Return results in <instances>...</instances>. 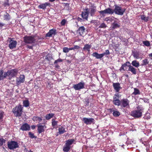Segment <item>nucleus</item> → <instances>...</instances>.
<instances>
[{
  "label": "nucleus",
  "mask_w": 152,
  "mask_h": 152,
  "mask_svg": "<svg viewBox=\"0 0 152 152\" xmlns=\"http://www.w3.org/2000/svg\"><path fill=\"white\" fill-rule=\"evenodd\" d=\"M23 107L20 104H18L17 106L13 109L12 112L14 115L16 117H20L21 116L23 113Z\"/></svg>",
  "instance_id": "nucleus-1"
},
{
  "label": "nucleus",
  "mask_w": 152,
  "mask_h": 152,
  "mask_svg": "<svg viewBox=\"0 0 152 152\" xmlns=\"http://www.w3.org/2000/svg\"><path fill=\"white\" fill-rule=\"evenodd\" d=\"M74 139H69L66 141L65 145L64 146L63 151L65 152H67L69 151L71 147V145L75 142Z\"/></svg>",
  "instance_id": "nucleus-2"
},
{
  "label": "nucleus",
  "mask_w": 152,
  "mask_h": 152,
  "mask_svg": "<svg viewBox=\"0 0 152 152\" xmlns=\"http://www.w3.org/2000/svg\"><path fill=\"white\" fill-rule=\"evenodd\" d=\"M8 148L10 150H13L19 147L18 143L14 141L8 142L7 143Z\"/></svg>",
  "instance_id": "nucleus-3"
},
{
  "label": "nucleus",
  "mask_w": 152,
  "mask_h": 152,
  "mask_svg": "<svg viewBox=\"0 0 152 152\" xmlns=\"http://www.w3.org/2000/svg\"><path fill=\"white\" fill-rule=\"evenodd\" d=\"M110 52L108 50H106L105 52L103 53L99 54L96 52L94 53L92 55L93 56L95 57L97 59H101L105 55H107L110 54Z\"/></svg>",
  "instance_id": "nucleus-4"
},
{
  "label": "nucleus",
  "mask_w": 152,
  "mask_h": 152,
  "mask_svg": "<svg viewBox=\"0 0 152 152\" xmlns=\"http://www.w3.org/2000/svg\"><path fill=\"white\" fill-rule=\"evenodd\" d=\"M115 12L116 14L120 15H122L126 11L125 9H122L120 7L117 5H115Z\"/></svg>",
  "instance_id": "nucleus-5"
},
{
  "label": "nucleus",
  "mask_w": 152,
  "mask_h": 152,
  "mask_svg": "<svg viewBox=\"0 0 152 152\" xmlns=\"http://www.w3.org/2000/svg\"><path fill=\"white\" fill-rule=\"evenodd\" d=\"M131 115L134 118H139L142 116V112L140 110H134L131 112Z\"/></svg>",
  "instance_id": "nucleus-6"
},
{
  "label": "nucleus",
  "mask_w": 152,
  "mask_h": 152,
  "mask_svg": "<svg viewBox=\"0 0 152 152\" xmlns=\"http://www.w3.org/2000/svg\"><path fill=\"white\" fill-rule=\"evenodd\" d=\"M18 70L17 69H12L8 71V73H9V78L15 76L18 73Z\"/></svg>",
  "instance_id": "nucleus-7"
},
{
  "label": "nucleus",
  "mask_w": 152,
  "mask_h": 152,
  "mask_svg": "<svg viewBox=\"0 0 152 152\" xmlns=\"http://www.w3.org/2000/svg\"><path fill=\"white\" fill-rule=\"evenodd\" d=\"M129 101L127 98L123 99L121 100V106L123 108H127L129 107Z\"/></svg>",
  "instance_id": "nucleus-8"
},
{
  "label": "nucleus",
  "mask_w": 152,
  "mask_h": 152,
  "mask_svg": "<svg viewBox=\"0 0 152 152\" xmlns=\"http://www.w3.org/2000/svg\"><path fill=\"white\" fill-rule=\"evenodd\" d=\"M35 40L34 37L31 36H25L24 38V42L28 44H31L34 43Z\"/></svg>",
  "instance_id": "nucleus-9"
},
{
  "label": "nucleus",
  "mask_w": 152,
  "mask_h": 152,
  "mask_svg": "<svg viewBox=\"0 0 152 152\" xmlns=\"http://www.w3.org/2000/svg\"><path fill=\"white\" fill-rule=\"evenodd\" d=\"M100 14L103 16H104L105 14H112L113 13V10L109 8L99 12Z\"/></svg>",
  "instance_id": "nucleus-10"
},
{
  "label": "nucleus",
  "mask_w": 152,
  "mask_h": 152,
  "mask_svg": "<svg viewBox=\"0 0 152 152\" xmlns=\"http://www.w3.org/2000/svg\"><path fill=\"white\" fill-rule=\"evenodd\" d=\"M10 43L9 45V47L10 49H13L15 48L17 44V42L16 41L13 40V38H10Z\"/></svg>",
  "instance_id": "nucleus-11"
},
{
  "label": "nucleus",
  "mask_w": 152,
  "mask_h": 152,
  "mask_svg": "<svg viewBox=\"0 0 152 152\" xmlns=\"http://www.w3.org/2000/svg\"><path fill=\"white\" fill-rule=\"evenodd\" d=\"M25 80V76L24 75H21L16 78V84L19 85L21 83H23Z\"/></svg>",
  "instance_id": "nucleus-12"
},
{
  "label": "nucleus",
  "mask_w": 152,
  "mask_h": 152,
  "mask_svg": "<svg viewBox=\"0 0 152 152\" xmlns=\"http://www.w3.org/2000/svg\"><path fill=\"white\" fill-rule=\"evenodd\" d=\"M84 85V83L80 82L77 84L74 85L73 87L75 90H80L83 88Z\"/></svg>",
  "instance_id": "nucleus-13"
},
{
  "label": "nucleus",
  "mask_w": 152,
  "mask_h": 152,
  "mask_svg": "<svg viewBox=\"0 0 152 152\" xmlns=\"http://www.w3.org/2000/svg\"><path fill=\"white\" fill-rule=\"evenodd\" d=\"M82 121L85 123L87 125L91 124L94 123V119L92 118H83Z\"/></svg>",
  "instance_id": "nucleus-14"
},
{
  "label": "nucleus",
  "mask_w": 152,
  "mask_h": 152,
  "mask_svg": "<svg viewBox=\"0 0 152 152\" xmlns=\"http://www.w3.org/2000/svg\"><path fill=\"white\" fill-rule=\"evenodd\" d=\"M130 64V63L129 62L126 61L125 63L122 64L121 67L119 69L120 71L122 73H124V72L126 70L127 67H128L127 64Z\"/></svg>",
  "instance_id": "nucleus-15"
},
{
  "label": "nucleus",
  "mask_w": 152,
  "mask_h": 152,
  "mask_svg": "<svg viewBox=\"0 0 152 152\" xmlns=\"http://www.w3.org/2000/svg\"><path fill=\"white\" fill-rule=\"evenodd\" d=\"M96 10V7L94 6H91L89 9H88V12L90 14L91 16H93Z\"/></svg>",
  "instance_id": "nucleus-16"
},
{
  "label": "nucleus",
  "mask_w": 152,
  "mask_h": 152,
  "mask_svg": "<svg viewBox=\"0 0 152 152\" xmlns=\"http://www.w3.org/2000/svg\"><path fill=\"white\" fill-rule=\"evenodd\" d=\"M4 71L2 69L0 70V80H2L7 76L9 77V73H8V71L6 72H3Z\"/></svg>",
  "instance_id": "nucleus-17"
},
{
  "label": "nucleus",
  "mask_w": 152,
  "mask_h": 152,
  "mask_svg": "<svg viewBox=\"0 0 152 152\" xmlns=\"http://www.w3.org/2000/svg\"><path fill=\"white\" fill-rule=\"evenodd\" d=\"M30 127L29 124L27 123L23 124L20 128V129L22 131H29L30 129Z\"/></svg>",
  "instance_id": "nucleus-18"
},
{
  "label": "nucleus",
  "mask_w": 152,
  "mask_h": 152,
  "mask_svg": "<svg viewBox=\"0 0 152 152\" xmlns=\"http://www.w3.org/2000/svg\"><path fill=\"white\" fill-rule=\"evenodd\" d=\"M88 8L86 9L85 11L83 12L81 14V16L83 18L86 20H87L88 19Z\"/></svg>",
  "instance_id": "nucleus-19"
},
{
  "label": "nucleus",
  "mask_w": 152,
  "mask_h": 152,
  "mask_svg": "<svg viewBox=\"0 0 152 152\" xmlns=\"http://www.w3.org/2000/svg\"><path fill=\"white\" fill-rule=\"evenodd\" d=\"M128 67H129L128 71H130L133 74L136 75L137 74V69H136L134 67H133V66L131 65H128Z\"/></svg>",
  "instance_id": "nucleus-20"
},
{
  "label": "nucleus",
  "mask_w": 152,
  "mask_h": 152,
  "mask_svg": "<svg viewBox=\"0 0 152 152\" xmlns=\"http://www.w3.org/2000/svg\"><path fill=\"white\" fill-rule=\"evenodd\" d=\"M122 89V88L121 86L120 83H115V92H119V91Z\"/></svg>",
  "instance_id": "nucleus-21"
},
{
  "label": "nucleus",
  "mask_w": 152,
  "mask_h": 152,
  "mask_svg": "<svg viewBox=\"0 0 152 152\" xmlns=\"http://www.w3.org/2000/svg\"><path fill=\"white\" fill-rule=\"evenodd\" d=\"M37 126L38 127V131L39 133H41L44 132V129L46 128L45 126H42L40 124H38Z\"/></svg>",
  "instance_id": "nucleus-22"
},
{
  "label": "nucleus",
  "mask_w": 152,
  "mask_h": 152,
  "mask_svg": "<svg viewBox=\"0 0 152 152\" xmlns=\"http://www.w3.org/2000/svg\"><path fill=\"white\" fill-rule=\"evenodd\" d=\"M56 30L55 29H52L49 31L46 34V37H51L53 35H54L56 34Z\"/></svg>",
  "instance_id": "nucleus-23"
},
{
  "label": "nucleus",
  "mask_w": 152,
  "mask_h": 152,
  "mask_svg": "<svg viewBox=\"0 0 152 152\" xmlns=\"http://www.w3.org/2000/svg\"><path fill=\"white\" fill-rule=\"evenodd\" d=\"M85 29L83 26L80 27L79 28L78 31L79 32L80 35H82L85 32Z\"/></svg>",
  "instance_id": "nucleus-24"
},
{
  "label": "nucleus",
  "mask_w": 152,
  "mask_h": 152,
  "mask_svg": "<svg viewBox=\"0 0 152 152\" xmlns=\"http://www.w3.org/2000/svg\"><path fill=\"white\" fill-rule=\"evenodd\" d=\"M58 133L60 134H63L66 132L65 130V128L63 126H61L59 127L58 128Z\"/></svg>",
  "instance_id": "nucleus-25"
},
{
  "label": "nucleus",
  "mask_w": 152,
  "mask_h": 152,
  "mask_svg": "<svg viewBox=\"0 0 152 152\" xmlns=\"http://www.w3.org/2000/svg\"><path fill=\"white\" fill-rule=\"evenodd\" d=\"M91 46L90 45L86 44L85 45L84 47L83 48V50H86L88 51V52H89Z\"/></svg>",
  "instance_id": "nucleus-26"
},
{
  "label": "nucleus",
  "mask_w": 152,
  "mask_h": 152,
  "mask_svg": "<svg viewBox=\"0 0 152 152\" xmlns=\"http://www.w3.org/2000/svg\"><path fill=\"white\" fill-rule=\"evenodd\" d=\"M132 66H134L136 67H138L139 66V63L137 60H134L132 61Z\"/></svg>",
  "instance_id": "nucleus-27"
},
{
  "label": "nucleus",
  "mask_w": 152,
  "mask_h": 152,
  "mask_svg": "<svg viewBox=\"0 0 152 152\" xmlns=\"http://www.w3.org/2000/svg\"><path fill=\"white\" fill-rule=\"evenodd\" d=\"M54 115V114L53 113H49L47 114L45 116L46 119L47 120H49L52 118Z\"/></svg>",
  "instance_id": "nucleus-28"
},
{
  "label": "nucleus",
  "mask_w": 152,
  "mask_h": 152,
  "mask_svg": "<svg viewBox=\"0 0 152 152\" xmlns=\"http://www.w3.org/2000/svg\"><path fill=\"white\" fill-rule=\"evenodd\" d=\"M134 92L132 93V95H139L140 94V91L138 89L136 88H134Z\"/></svg>",
  "instance_id": "nucleus-29"
},
{
  "label": "nucleus",
  "mask_w": 152,
  "mask_h": 152,
  "mask_svg": "<svg viewBox=\"0 0 152 152\" xmlns=\"http://www.w3.org/2000/svg\"><path fill=\"white\" fill-rule=\"evenodd\" d=\"M33 120L34 121H39V122L41 121L42 119L41 117H37V116H34L32 118Z\"/></svg>",
  "instance_id": "nucleus-30"
},
{
  "label": "nucleus",
  "mask_w": 152,
  "mask_h": 152,
  "mask_svg": "<svg viewBox=\"0 0 152 152\" xmlns=\"http://www.w3.org/2000/svg\"><path fill=\"white\" fill-rule=\"evenodd\" d=\"M48 3H46L44 4H42L39 6V7L41 9H45L46 8V6L49 5Z\"/></svg>",
  "instance_id": "nucleus-31"
},
{
  "label": "nucleus",
  "mask_w": 152,
  "mask_h": 152,
  "mask_svg": "<svg viewBox=\"0 0 152 152\" xmlns=\"http://www.w3.org/2000/svg\"><path fill=\"white\" fill-rule=\"evenodd\" d=\"M133 55L134 58L136 59L139 58V52L137 51H135L133 52Z\"/></svg>",
  "instance_id": "nucleus-32"
},
{
  "label": "nucleus",
  "mask_w": 152,
  "mask_h": 152,
  "mask_svg": "<svg viewBox=\"0 0 152 152\" xmlns=\"http://www.w3.org/2000/svg\"><path fill=\"white\" fill-rule=\"evenodd\" d=\"M149 62L148 59L147 58L144 59L142 60V63L141 64L142 66L146 65L149 64Z\"/></svg>",
  "instance_id": "nucleus-33"
},
{
  "label": "nucleus",
  "mask_w": 152,
  "mask_h": 152,
  "mask_svg": "<svg viewBox=\"0 0 152 152\" xmlns=\"http://www.w3.org/2000/svg\"><path fill=\"white\" fill-rule=\"evenodd\" d=\"M141 18L142 20H144L145 22H147L149 20V17H145L144 15H142L141 16Z\"/></svg>",
  "instance_id": "nucleus-34"
},
{
  "label": "nucleus",
  "mask_w": 152,
  "mask_h": 152,
  "mask_svg": "<svg viewBox=\"0 0 152 152\" xmlns=\"http://www.w3.org/2000/svg\"><path fill=\"white\" fill-rule=\"evenodd\" d=\"M23 106L26 107H28L29 105V102L28 100L23 101Z\"/></svg>",
  "instance_id": "nucleus-35"
},
{
  "label": "nucleus",
  "mask_w": 152,
  "mask_h": 152,
  "mask_svg": "<svg viewBox=\"0 0 152 152\" xmlns=\"http://www.w3.org/2000/svg\"><path fill=\"white\" fill-rule=\"evenodd\" d=\"M121 100L120 101L119 99H115V105L119 106L121 105Z\"/></svg>",
  "instance_id": "nucleus-36"
},
{
  "label": "nucleus",
  "mask_w": 152,
  "mask_h": 152,
  "mask_svg": "<svg viewBox=\"0 0 152 152\" xmlns=\"http://www.w3.org/2000/svg\"><path fill=\"white\" fill-rule=\"evenodd\" d=\"M52 124L53 126L55 127L57 125L58 122L56 121L55 119H52Z\"/></svg>",
  "instance_id": "nucleus-37"
},
{
  "label": "nucleus",
  "mask_w": 152,
  "mask_h": 152,
  "mask_svg": "<svg viewBox=\"0 0 152 152\" xmlns=\"http://www.w3.org/2000/svg\"><path fill=\"white\" fill-rule=\"evenodd\" d=\"M143 44L144 45L147 47H149L150 45V42L148 41H143L142 42Z\"/></svg>",
  "instance_id": "nucleus-38"
},
{
  "label": "nucleus",
  "mask_w": 152,
  "mask_h": 152,
  "mask_svg": "<svg viewBox=\"0 0 152 152\" xmlns=\"http://www.w3.org/2000/svg\"><path fill=\"white\" fill-rule=\"evenodd\" d=\"M119 92H115V99H119L121 97V95L119 94Z\"/></svg>",
  "instance_id": "nucleus-39"
},
{
  "label": "nucleus",
  "mask_w": 152,
  "mask_h": 152,
  "mask_svg": "<svg viewBox=\"0 0 152 152\" xmlns=\"http://www.w3.org/2000/svg\"><path fill=\"white\" fill-rule=\"evenodd\" d=\"M28 135L29 137L31 138H36V137H35L33 133H31V132H28Z\"/></svg>",
  "instance_id": "nucleus-40"
},
{
  "label": "nucleus",
  "mask_w": 152,
  "mask_h": 152,
  "mask_svg": "<svg viewBox=\"0 0 152 152\" xmlns=\"http://www.w3.org/2000/svg\"><path fill=\"white\" fill-rule=\"evenodd\" d=\"M5 140L3 138H0V146H2L5 142Z\"/></svg>",
  "instance_id": "nucleus-41"
},
{
  "label": "nucleus",
  "mask_w": 152,
  "mask_h": 152,
  "mask_svg": "<svg viewBox=\"0 0 152 152\" xmlns=\"http://www.w3.org/2000/svg\"><path fill=\"white\" fill-rule=\"evenodd\" d=\"M137 110H140V111H142L144 110L143 108L142 107L141 105H138L137 107Z\"/></svg>",
  "instance_id": "nucleus-42"
},
{
  "label": "nucleus",
  "mask_w": 152,
  "mask_h": 152,
  "mask_svg": "<svg viewBox=\"0 0 152 152\" xmlns=\"http://www.w3.org/2000/svg\"><path fill=\"white\" fill-rule=\"evenodd\" d=\"M4 18L6 20H8L10 19V16L9 14L7 13L6 14L4 15Z\"/></svg>",
  "instance_id": "nucleus-43"
},
{
  "label": "nucleus",
  "mask_w": 152,
  "mask_h": 152,
  "mask_svg": "<svg viewBox=\"0 0 152 152\" xmlns=\"http://www.w3.org/2000/svg\"><path fill=\"white\" fill-rule=\"evenodd\" d=\"M63 52L65 53H67L69 52L68 48L67 47H64L63 49Z\"/></svg>",
  "instance_id": "nucleus-44"
},
{
  "label": "nucleus",
  "mask_w": 152,
  "mask_h": 152,
  "mask_svg": "<svg viewBox=\"0 0 152 152\" xmlns=\"http://www.w3.org/2000/svg\"><path fill=\"white\" fill-rule=\"evenodd\" d=\"M120 115V113L117 110H115V116L118 117Z\"/></svg>",
  "instance_id": "nucleus-45"
},
{
  "label": "nucleus",
  "mask_w": 152,
  "mask_h": 152,
  "mask_svg": "<svg viewBox=\"0 0 152 152\" xmlns=\"http://www.w3.org/2000/svg\"><path fill=\"white\" fill-rule=\"evenodd\" d=\"M66 20L65 19H64L61 22V24L62 26H64L65 25V23H66Z\"/></svg>",
  "instance_id": "nucleus-46"
},
{
  "label": "nucleus",
  "mask_w": 152,
  "mask_h": 152,
  "mask_svg": "<svg viewBox=\"0 0 152 152\" xmlns=\"http://www.w3.org/2000/svg\"><path fill=\"white\" fill-rule=\"evenodd\" d=\"M142 99L145 102L148 103L149 102V99L146 98H143Z\"/></svg>",
  "instance_id": "nucleus-47"
},
{
  "label": "nucleus",
  "mask_w": 152,
  "mask_h": 152,
  "mask_svg": "<svg viewBox=\"0 0 152 152\" xmlns=\"http://www.w3.org/2000/svg\"><path fill=\"white\" fill-rule=\"evenodd\" d=\"M115 28H119L120 26V23H115Z\"/></svg>",
  "instance_id": "nucleus-48"
},
{
  "label": "nucleus",
  "mask_w": 152,
  "mask_h": 152,
  "mask_svg": "<svg viewBox=\"0 0 152 152\" xmlns=\"http://www.w3.org/2000/svg\"><path fill=\"white\" fill-rule=\"evenodd\" d=\"M4 112L2 111H0V120L2 119L3 117Z\"/></svg>",
  "instance_id": "nucleus-49"
},
{
  "label": "nucleus",
  "mask_w": 152,
  "mask_h": 152,
  "mask_svg": "<svg viewBox=\"0 0 152 152\" xmlns=\"http://www.w3.org/2000/svg\"><path fill=\"white\" fill-rule=\"evenodd\" d=\"M106 27V25L104 23H103L100 25L99 27L100 28H105Z\"/></svg>",
  "instance_id": "nucleus-50"
},
{
  "label": "nucleus",
  "mask_w": 152,
  "mask_h": 152,
  "mask_svg": "<svg viewBox=\"0 0 152 152\" xmlns=\"http://www.w3.org/2000/svg\"><path fill=\"white\" fill-rule=\"evenodd\" d=\"M62 61V60L61 59H58L57 60L55 61L54 62L55 64L57 63L58 62H61Z\"/></svg>",
  "instance_id": "nucleus-51"
},
{
  "label": "nucleus",
  "mask_w": 152,
  "mask_h": 152,
  "mask_svg": "<svg viewBox=\"0 0 152 152\" xmlns=\"http://www.w3.org/2000/svg\"><path fill=\"white\" fill-rule=\"evenodd\" d=\"M73 48L74 50L75 49H78L80 48V47L79 46L77 45H74Z\"/></svg>",
  "instance_id": "nucleus-52"
},
{
  "label": "nucleus",
  "mask_w": 152,
  "mask_h": 152,
  "mask_svg": "<svg viewBox=\"0 0 152 152\" xmlns=\"http://www.w3.org/2000/svg\"><path fill=\"white\" fill-rule=\"evenodd\" d=\"M111 19V18L109 17L108 18L105 19V20L108 22V23H109L110 21V20Z\"/></svg>",
  "instance_id": "nucleus-53"
},
{
  "label": "nucleus",
  "mask_w": 152,
  "mask_h": 152,
  "mask_svg": "<svg viewBox=\"0 0 152 152\" xmlns=\"http://www.w3.org/2000/svg\"><path fill=\"white\" fill-rule=\"evenodd\" d=\"M35 125H33L31 126V128L32 129H34L35 128Z\"/></svg>",
  "instance_id": "nucleus-54"
},
{
  "label": "nucleus",
  "mask_w": 152,
  "mask_h": 152,
  "mask_svg": "<svg viewBox=\"0 0 152 152\" xmlns=\"http://www.w3.org/2000/svg\"><path fill=\"white\" fill-rule=\"evenodd\" d=\"M68 49H69V51L70 50H74L73 47L71 48H68Z\"/></svg>",
  "instance_id": "nucleus-55"
},
{
  "label": "nucleus",
  "mask_w": 152,
  "mask_h": 152,
  "mask_svg": "<svg viewBox=\"0 0 152 152\" xmlns=\"http://www.w3.org/2000/svg\"><path fill=\"white\" fill-rule=\"evenodd\" d=\"M148 56L149 57H152V53L149 54L148 55Z\"/></svg>",
  "instance_id": "nucleus-56"
},
{
  "label": "nucleus",
  "mask_w": 152,
  "mask_h": 152,
  "mask_svg": "<svg viewBox=\"0 0 152 152\" xmlns=\"http://www.w3.org/2000/svg\"><path fill=\"white\" fill-rule=\"evenodd\" d=\"M3 24L2 23H1L0 22V27H1L3 26Z\"/></svg>",
  "instance_id": "nucleus-57"
},
{
  "label": "nucleus",
  "mask_w": 152,
  "mask_h": 152,
  "mask_svg": "<svg viewBox=\"0 0 152 152\" xmlns=\"http://www.w3.org/2000/svg\"><path fill=\"white\" fill-rule=\"evenodd\" d=\"M82 19L80 18H78V20H79V21H81V20Z\"/></svg>",
  "instance_id": "nucleus-58"
},
{
  "label": "nucleus",
  "mask_w": 152,
  "mask_h": 152,
  "mask_svg": "<svg viewBox=\"0 0 152 152\" xmlns=\"http://www.w3.org/2000/svg\"><path fill=\"white\" fill-rule=\"evenodd\" d=\"M55 0H49V1L51 2H53Z\"/></svg>",
  "instance_id": "nucleus-59"
},
{
  "label": "nucleus",
  "mask_w": 152,
  "mask_h": 152,
  "mask_svg": "<svg viewBox=\"0 0 152 152\" xmlns=\"http://www.w3.org/2000/svg\"><path fill=\"white\" fill-rule=\"evenodd\" d=\"M110 152H113L111 151V150H110ZM107 151H107V150H106V151H105V152H107Z\"/></svg>",
  "instance_id": "nucleus-60"
},
{
  "label": "nucleus",
  "mask_w": 152,
  "mask_h": 152,
  "mask_svg": "<svg viewBox=\"0 0 152 152\" xmlns=\"http://www.w3.org/2000/svg\"><path fill=\"white\" fill-rule=\"evenodd\" d=\"M56 67L57 68H58L59 67V66L58 65H56Z\"/></svg>",
  "instance_id": "nucleus-61"
},
{
  "label": "nucleus",
  "mask_w": 152,
  "mask_h": 152,
  "mask_svg": "<svg viewBox=\"0 0 152 152\" xmlns=\"http://www.w3.org/2000/svg\"><path fill=\"white\" fill-rule=\"evenodd\" d=\"M113 115H114V111L113 112Z\"/></svg>",
  "instance_id": "nucleus-62"
},
{
  "label": "nucleus",
  "mask_w": 152,
  "mask_h": 152,
  "mask_svg": "<svg viewBox=\"0 0 152 152\" xmlns=\"http://www.w3.org/2000/svg\"><path fill=\"white\" fill-rule=\"evenodd\" d=\"M113 86L114 87V83H113Z\"/></svg>",
  "instance_id": "nucleus-63"
},
{
  "label": "nucleus",
  "mask_w": 152,
  "mask_h": 152,
  "mask_svg": "<svg viewBox=\"0 0 152 152\" xmlns=\"http://www.w3.org/2000/svg\"><path fill=\"white\" fill-rule=\"evenodd\" d=\"M32 48V47H30L29 48Z\"/></svg>",
  "instance_id": "nucleus-64"
}]
</instances>
